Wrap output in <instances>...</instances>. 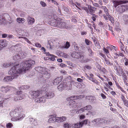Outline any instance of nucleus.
Listing matches in <instances>:
<instances>
[{
    "mask_svg": "<svg viewBox=\"0 0 128 128\" xmlns=\"http://www.w3.org/2000/svg\"><path fill=\"white\" fill-rule=\"evenodd\" d=\"M12 87L9 86H2L0 88V91L3 92H6L11 90Z\"/></svg>",
    "mask_w": 128,
    "mask_h": 128,
    "instance_id": "obj_13",
    "label": "nucleus"
},
{
    "mask_svg": "<svg viewBox=\"0 0 128 128\" xmlns=\"http://www.w3.org/2000/svg\"><path fill=\"white\" fill-rule=\"evenodd\" d=\"M13 126V125L11 123H8L6 124V127L7 128H10Z\"/></svg>",
    "mask_w": 128,
    "mask_h": 128,
    "instance_id": "obj_42",
    "label": "nucleus"
},
{
    "mask_svg": "<svg viewBox=\"0 0 128 128\" xmlns=\"http://www.w3.org/2000/svg\"><path fill=\"white\" fill-rule=\"evenodd\" d=\"M85 98L86 100H88L91 103H94V100H96V98L94 96H86Z\"/></svg>",
    "mask_w": 128,
    "mask_h": 128,
    "instance_id": "obj_16",
    "label": "nucleus"
},
{
    "mask_svg": "<svg viewBox=\"0 0 128 128\" xmlns=\"http://www.w3.org/2000/svg\"><path fill=\"white\" fill-rule=\"evenodd\" d=\"M16 20L18 22L22 24H23L25 21V20L24 18H17Z\"/></svg>",
    "mask_w": 128,
    "mask_h": 128,
    "instance_id": "obj_28",
    "label": "nucleus"
},
{
    "mask_svg": "<svg viewBox=\"0 0 128 128\" xmlns=\"http://www.w3.org/2000/svg\"><path fill=\"white\" fill-rule=\"evenodd\" d=\"M92 82L97 85H99L100 84V82L96 80L94 78V79Z\"/></svg>",
    "mask_w": 128,
    "mask_h": 128,
    "instance_id": "obj_50",
    "label": "nucleus"
},
{
    "mask_svg": "<svg viewBox=\"0 0 128 128\" xmlns=\"http://www.w3.org/2000/svg\"><path fill=\"white\" fill-rule=\"evenodd\" d=\"M68 55L66 54L65 53H63V54H62V57L65 58H66L68 57Z\"/></svg>",
    "mask_w": 128,
    "mask_h": 128,
    "instance_id": "obj_54",
    "label": "nucleus"
},
{
    "mask_svg": "<svg viewBox=\"0 0 128 128\" xmlns=\"http://www.w3.org/2000/svg\"><path fill=\"white\" fill-rule=\"evenodd\" d=\"M123 102L124 105L128 108V100L126 99Z\"/></svg>",
    "mask_w": 128,
    "mask_h": 128,
    "instance_id": "obj_46",
    "label": "nucleus"
},
{
    "mask_svg": "<svg viewBox=\"0 0 128 128\" xmlns=\"http://www.w3.org/2000/svg\"><path fill=\"white\" fill-rule=\"evenodd\" d=\"M44 95L47 98H52L54 96L53 91L51 90L46 91Z\"/></svg>",
    "mask_w": 128,
    "mask_h": 128,
    "instance_id": "obj_9",
    "label": "nucleus"
},
{
    "mask_svg": "<svg viewBox=\"0 0 128 128\" xmlns=\"http://www.w3.org/2000/svg\"><path fill=\"white\" fill-rule=\"evenodd\" d=\"M49 116L50 118L48 120V122L49 123L57 122V117H56V116L52 115H50Z\"/></svg>",
    "mask_w": 128,
    "mask_h": 128,
    "instance_id": "obj_14",
    "label": "nucleus"
},
{
    "mask_svg": "<svg viewBox=\"0 0 128 128\" xmlns=\"http://www.w3.org/2000/svg\"><path fill=\"white\" fill-rule=\"evenodd\" d=\"M10 64L8 63V64H2L3 66L5 68H7L8 66L10 65Z\"/></svg>",
    "mask_w": 128,
    "mask_h": 128,
    "instance_id": "obj_52",
    "label": "nucleus"
},
{
    "mask_svg": "<svg viewBox=\"0 0 128 128\" xmlns=\"http://www.w3.org/2000/svg\"><path fill=\"white\" fill-rule=\"evenodd\" d=\"M105 61L106 64L108 65L112 66L113 65V64L110 63V61L108 60L105 59Z\"/></svg>",
    "mask_w": 128,
    "mask_h": 128,
    "instance_id": "obj_41",
    "label": "nucleus"
},
{
    "mask_svg": "<svg viewBox=\"0 0 128 128\" xmlns=\"http://www.w3.org/2000/svg\"><path fill=\"white\" fill-rule=\"evenodd\" d=\"M58 27L61 28L68 29L70 28L69 26L67 25L64 22H58Z\"/></svg>",
    "mask_w": 128,
    "mask_h": 128,
    "instance_id": "obj_11",
    "label": "nucleus"
},
{
    "mask_svg": "<svg viewBox=\"0 0 128 128\" xmlns=\"http://www.w3.org/2000/svg\"><path fill=\"white\" fill-rule=\"evenodd\" d=\"M58 22H57L55 20H52L50 22V24L51 26L58 27Z\"/></svg>",
    "mask_w": 128,
    "mask_h": 128,
    "instance_id": "obj_26",
    "label": "nucleus"
},
{
    "mask_svg": "<svg viewBox=\"0 0 128 128\" xmlns=\"http://www.w3.org/2000/svg\"><path fill=\"white\" fill-rule=\"evenodd\" d=\"M88 52L89 53H90L89 56H92L93 54V53H94L92 51V50L90 48H88Z\"/></svg>",
    "mask_w": 128,
    "mask_h": 128,
    "instance_id": "obj_43",
    "label": "nucleus"
},
{
    "mask_svg": "<svg viewBox=\"0 0 128 128\" xmlns=\"http://www.w3.org/2000/svg\"><path fill=\"white\" fill-rule=\"evenodd\" d=\"M102 120V118H97L93 120L92 122L95 124H97L103 123Z\"/></svg>",
    "mask_w": 128,
    "mask_h": 128,
    "instance_id": "obj_22",
    "label": "nucleus"
},
{
    "mask_svg": "<svg viewBox=\"0 0 128 128\" xmlns=\"http://www.w3.org/2000/svg\"><path fill=\"white\" fill-rule=\"evenodd\" d=\"M72 86L71 84H70L69 85V88H68V86H67L66 84H62V83L60 84L58 86V88L59 90L62 91L63 90H68L70 89Z\"/></svg>",
    "mask_w": 128,
    "mask_h": 128,
    "instance_id": "obj_5",
    "label": "nucleus"
},
{
    "mask_svg": "<svg viewBox=\"0 0 128 128\" xmlns=\"http://www.w3.org/2000/svg\"><path fill=\"white\" fill-rule=\"evenodd\" d=\"M123 77V80L124 82L126 81L127 80L128 77L125 74H124L122 76Z\"/></svg>",
    "mask_w": 128,
    "mask_h": 128,
    "instance_id": "obj_40",
    "label": "nucleus"
},
{
    "mask_svg": "<svg viewBox=\"0 0 128 128\" xmlns=\"http://www.w3.org/2000/svg\"><path fill=\"white\" fill-rule=\"evenodd\" d=\"M85 96L84 95H81L79 96H76V100L84 98Z\"/></svg>",
    "mask_w": 128,
    "mask_h": 128,
    "instance_id": "obj_38",
    "label": "nucleus"
},
{
    "mask_svg": "<svg viewBox=\"0 0 128 128\" xmlns=\"http://www.w3.org/2000/svg\"><path fill=\"white\" fill-rule=\"evenodd\" d=\"M121 98L122 100L123 101L124 100H126V99L125 97L123 94H121Z\"/></svg>",
    "mask_w": 128,
    "mask_h": 128,
    "instance_id": "obj_61",
    "label": "nucleus"
},
{
    "mask_svg": "<svg viewBox=\"0 0 128 128\" xmlns=\"http://www.w3.org/2000/svg\"><path fill=\"white\" fill-rule=\"evenodd\" d=\"M24 38L25 40H26L29 44H32V43L30 42V41L26 38V37H24Z\"/></svg>",
    "mask_w": 128,
    "mask_h": 128,
    "instance_id": "obj_60",
    "label": "nucleus"
},
{
    "mask_svg": "<svg viewBox=\"0 0 128 128\" xmlns=\"http://www.w3.org/2000/svg\"><path fill=\"white\" fill-rule=\"evenodd\" d=\"M35 68L37 71L39 72L40 74H42L44 75L42 76L46 78L47 79H48L50 77V73L46 70L44 68L41 67H36Z\"/></svg>",
    "mask_w": 128,
    "mask_h": 128,
    "instance_id": "obj_4",
    "label": "nucleus"
},
{
    "mask_svg": "<svg viewBox=\"0 0 128 128\" xmlns=\"http://www.w3.org/2000/svg\"><path fill=\"white\" fill-rule=\"evenodd\" d=\"M104 51L106 54H108L109 53L108 50L105 48H104L103 49Z\"/></svg>",
    "mask_w": 128,
    "mask_h": 128,
    "instance_id": "obj_62",
    "label": "nucleus"
},
{
    "mask_svg": "<svg viewBox=\"0 0 128 128\" xmlns=\"http://www.w3.org/2000/svg\"><path fill=\"white\" fill-rule=\"evenodd\" d=\"M35 46L37 47L40 48L41 46V45L38 42H36L35 44Z\"/></svg>",
    "mask_w": 128,
    "mask_h": 128,
    "instance_id": "obj_56",
    "label": "nucleus"
},
{
    "mask_svg": "<svg viewBox=\"0 0 128 128\" xmlns=\"http://www.w3.org/2000/svg\"><path fill=\"white\" fill-rule=\"evenodd\" d=\"M101 96L103 99H104L106 98V96L104 94L102 93L101 94Z\"/></svg>",
    "mask_w": 128,
    "mask_h": 128,
    "instance_id": "obj_58",
    "label": "nucleus"
},
{
    "mask_svg": "<svg viewBox=\"0 0 128 128\" xmlns=\"http://www.w3.org/2000/svg\"><path fill=\"white\" fill-rule=\"evenodd\" d=\"M27 21L29 25H32L34 22V18L28 16L27 18Z\"/></svg>",
    "mask_w": 128,
    "mask_h": 128,
    "instance_id": "obj_19",
    "label": "nucleus"
},
{
    "mask_svg": "<svg viewBox=\"0 0 128 128\" xmlns=\"http://www.w3.org/2000/svg\"><path fill=\"white\" fill-rule=\"evenodd\" d=\"M91 15L93 16L91 17V19L93 21H95L96 20V18L97 17V15L93 13H92Z\"/></svg>",
    "mask_w": 128,
    "mask_h": 128,
    "instance_id": "obj_37",
    "label": "nucleus"
},
{
    "mask_svg": "<svg viewBox=\"0 0 128 128\" xmlns=\"http://www.w3.org/2000/svg\"><path fill=\"white\" fill-rule=\"evenodd\" d=\"M46 98L44 94L40 97L35 100V101L38 103H44L46 102Z\"/></svg>",
    "mask_w": 128,
    "mask_h": 128,
    "instance_id": "obj_12",
    "label": "nucleus"
},
{
    "mask_svg": "<svg viewBox=\"0 0 128 128\" xmlns=\"http://www.w3.org/2000/svg\"><path fill=\"white\" fill-rule=\"evenodd\" d=\"M75 100H76V96H71L67 98H66V100H67L70 101Z\"/></svg>",
    "mask_w": 128,
    "mask_h": 128,
    "instance_id": "obj_33",
    "label": "nucleus"
},
{
    "mask_svg": "<svg viewBox=\"0 0 128 128\" xmlns=\"http://www.w3.org/2000/svg\"><path fill=\"white\" fill-rule=\"evenodd\" d=\"M115 82L116 87L118 89H120L121 91L125 94H126V92L124 90L123 88L120 86L119 83L115 81Z\"/></svg>",
    "mask_w": 128,
    "mask_h": 128,
    "instance_id": "obj_24",
    "label": "nucleus"
},
{
    "mask_svg": "<svg viewBox=\"0 0 128 128\" xmlns=\"http://www.w3.org/2000/svg\"><path fill=\"white\" fill-rule=\"evenodd\" d=\"M88 120H85L81 122H80L79 123H77L73 125V126L72 128H79L82 127L83 126V125L87 124L88 123Z\"/></svg>",
    "mask_w": 128,
    "mask_h": 128,
    "instance_id": "obj_7",
    "label": "nucleus"
},
{
    "mask_svg": "<svg viewBox=\"0 0 128 128\" xmlns=\"http://www.w3.org/2000/svg\"><path fill=\"white\" fill-rule=\"evenodd\" d=\"M84 111V110L83 108L80 109L79 110L77 111L76 112V113L77 114L81 113Z\"/></svg>",
    "mask_w": 128,
    "mask_h": 128,
    "instance_id": "obj_44",
    "label": "nucleus"
},
{
    "mask_svg": "<svg viewBox=\"0 0 128 128\" xmlns=\"http://www.w3.org/2000/svg\"><path fill=\"white\" fill-rule=\"evenodd\" d=\"M7 45V44L6 40H0V50L2 48Z\"/></svg>",
    "mask_w": 128,
    "mask_h": 128,
    "instance_id": "obj_20",
    "label": "nucleus"
},
{
    "mask_svg": "<svg viewBox=\"0 0 128 128\" xmlns=\"http://www.w3.org/2000/svg\"><path fill=\"white\" fill-rule=\"evenodd\" d=\"M30 86H29L27 85H24L22 86L19 88V90H26L29 88Z\"/></svg>",
    "mask_w": 128,
    "mask_h": 128,
    "instance_id": "obj_31",
    "label": "nucleus"
},
{
    "mask_svg": "<svg viewBox=\"0 0 128 128\" xmlns=\"http://www.w3.org/2000/svg\"><path fill=\"white\" fill-rule=\"evenodd\" d=\"M100 8H101L106 13V14L103 15V17L106 20H108L109 19L112 23H114V18L109 14V13L108 12V10L106 7L105 6H102Z\"/></svg>",
    "mask_w": 128,
    "mask_h": 128,
    "instance_id": "obj_3",
    "label": "nucleus"
},
{
    "mask_svg": "<svg viewBox=\"0 0 128 128\" xmlns=\"http://www.w3.org/2000/svg\"><path fill=\"white\" fill-rule=\"evenodd\" d=\"M40 4L43 7H45L46 5V4L44 2L41 1L40 2Z\"/></svg>",
    "mask_w": 128,
    "mask_h": 128,
    "instance_id": "obj_48",
    "label": "nucleus"
},
{
    "mask_svg": "<svg viewBox=\"0 0 128 128\" xmlns=\"http://www.w3.org/2000/svg\"><path fill=\"white\" fill-rule=\"evenodd\" d=\"M113 3H114V6L116 8L119 5L126 3L127 1H126L114 0L113 1Z\"/></svg>",
    "mask_w": 128,
    "mask_h": 128,
    "instance_id": "obj_17",
    "label": "nucleus"
},
{
    "mask_svg": "<svg viewBox=\"0 0 128 128\" xmlns=\"http://www.w3.org/2000/svg\"><path fill=\"white\" fill-rule=\"evenodd\" d=\"M69 3L70 4L73 6H74L75 5V4L74 3L72 0H70Z\"/></svg>",
    "mask_w": 128,
    "mask_h": 128,
    "instance_id": "obj_59",
    "label": "nucleus"
},
{
    "mask_svg": "<svg viewBox=\"0 0 128 128\" xmlns=\"http://www.w3.org/2000/svg\"><path fill=\"white\" fill-rule=\"evenodd\" d=\"M81 8L83 10H85L87 13H88L89 12L88 9L87 7L85 6H82Z\"/></svg>",
    "mask_w": 128,
    "mask_h": 128,
    "instance_id": "obj_45",
    "label": "nucleus"
},
{
    "mask_svg": "<svg viewBox=\"0 0 128 128\" xmlns=\"http://www.w3.org/2000/svg\"><path fill=\"white\" fill-rule=\"evenodd\" d=\"M35 61L32 60H27L23 62L21 64L22 66H19V64L13 66L8 72V74L12 76H8L4 77V80L6 82H10L14 78H16L20 74L23 72H25L26 70H29L31 68L32 66L34 64Z\"/></svg>",
    "mask_w": 128,
    "mask_h": 128,
    "instance_id": "obj_1",
    "label": "nucleus"
},
{
    "mask_svg": "<svg viewBox=\"0 0 128 128\" xmlns=\"http://www.w3.org/2000/svg\"><path fill=\"white\" fill-rule=\"evenodd\" d=\"M30 94L32 98L35 99L38 97L40 95V91L39 90L36 91H31Z\"/></svg>",
    "mask_w": 128,
    "mask_h": 128,
    "instance_id": "obj_8",
    "label": "nucleus"
},
{
    "mask_svg": "<svg viewBox=\"0 0 128 128\" xmlns=\"http://www.w3.org/2000/svg\"><path fill=\"white\" fill-rule=\"evenodd\" d=\"M70 46V42L67 41L66 42L64 46H62L61 48H65L66 49H68L69 48Z\"/></svg>",
    "mask_w": 128,
    "mask_h": 128,
    "instance_id": "obj_30",
    "label": "nucleus"
},
{
    "mask_svg": "<svg viewBox=\"0 0 128 128\" xmlns=\"http://www.w3.org/2000/svg\"><path fill=\"white\" fill-rule=\"evenodd\" d=\"M48 53L49 54L50 56H51L50 58V60L52 61H54V60H55V57L56 56L52 54H50L49 53Z\"/></svg>",
    "mask_w": 128,
    "mask_h": 128,
    "instance_id": "obj_39",
    "label": "nucleus"
},
{
    "mask_svg": "<svg viewBox=\"0 0 128 128\" xmlns=\"http://www.w3.org/2000/svg\"><path fill=\"white\" fill-rule=\"evenodd\" d=\"M118 55H119V56H121L123 57L124 56V55L122 53L120 52H119Z\"/></svg>",
    "mask_w": 128,
    "mask_h": 128,
    "instance_id": "obj_63",
    "label": "nucleus"
},
{
    "mask_svg": "<svg viewBox=\"0 0 128 128\" xmlns=\"http://www.w3.org/2000/svg\"><path fill=\"white\" fill-rule=\"evenodd\" d=\"M120 49L122 51H123L124 52H125V51L124 50V44H121V45L120 46Z\"/></svg>",
    "mask_w": 128,
    "mask_h": 128,
    "instance_id": "obj_51",
    "label": "nucleus"
},
{
    "mask_svg": "<svg viewBox=\"0 0 128 128\" xmlns=\"http://www.w3.org/2000/svg\"><path fill=\"white\" fill-rule=\"evenodd\" d=\"M118 11L120 13H122L125 11V7L123 5L118 6L117 8Z\"/></svg>",
    "mask_w": 128,
    "mask_h": 128,
    "instance_id": "obj_25",
    "label": "nucleus"
},
{
    "mask_svg": "<svg viewBox=\"0 0 128 128\" xmlns=\"http://www.w3.org/2000/svg\"><path fill=\"white\" fill-rule=\"evenodd\" d=\"M13 58L14 60H16L20 59L21 57L20 55L18 54L14 56L13 57Z\"/></svg>",
    "mask_w": 128,
    "mask_h": 128,
    "instance_id": "obj_34",
    "label": "nucleus"
},
{
    "mask_svg": "<svg viewBox=\"0 0 128 128\" xmlns=\"http://www.w3.org/2000/svg\"><path fill=\"white\" fill-rule=\"evenodd\" d=\"M66 118L65 116L61 117H57V122L60 123L65 121L66 120Z\"/></svg>",
    "mask_w": 128,
    "mask_h": 128,
    "instance_id": "obj_23",
    "label": "nucleus"
},
{
    "mask_svg": "<svg viewBox=\"0 0 128 128\" xmlns=\"http://www.w3.org/2000/svg\"><path fill=\"white\" fill-rule=\"evenodd\" d=\"M72 56L73 58H81L83 57V56L79 52H74L72 54Z\"/></svg>",
    "mask_w": 128,
    "mask_h": 128,
    "instance_id": "obj_15",
    "label": "nucleus"
},
{
    "mask_svg": "<svg viewBox=\"0 0 128 128\" xmlns=\"http://www.w3.org/2000/svg\"><path fill=\"white\" fill-rule=\"evenodd\" d=\"M1 17H2V16L0 15V24H2L4 20V19L2 18H1Z\"/></svg>",
    "mask_w": 128,
    "mask_h": 128,
    "instance_id": "obj_57",
    "label": "nucleus"
},
{
    "mask_svg": "<svg viewBox=\"0 0 128 128\" xmlns=\"http://www.w3.org/2000/svg\"><path fill=\"white\" fill-rule=\"evenodd\" d=\"M31 123L32 124V125H34V126H36L38 124V123L37 122V120H35L33 122H32V123Z\"/></svg>",
    "mask_w": 128,
    "mask_h": 128,
    "instance_id": "obj_53",
    "label": "nucleus"
},
{
    "mask_svg": "<svg viewBox=\"0 0 128 128\" xmlns=\"http://www.w3.org/2000/svg\"><path fill=\"white\" fill-rule=\"evenodd\" d=\"M110 110L112 112H113L115 113L116 112V110L113 108L110 107Z\"/></svg>",
    "mask_w": 128,
    "mask_h": 128,
    "instance_id": "obj_49",
    "label": "nucleus"
},
{
    "mask_svg": "<svg viewBox=\"0 0 128 128\" xmlns=\"http://www.w3.org/2000/svg\"><path fill=\"white\" fill-rule=\"evenodd\" d=\"M24 94H21L19 97V100H22L24 98Z\"/></svg>",
    "mask_w": 128,
    "mask_h": 128,
    "instance_id": "obj_55",
    "label": "nucleus"
},
{
    "mask_svg": "<svg viewBox=\"0 0 128 128\" xmlns=\"http://www.w3.org/2000/svg\"><path fill=\"white\" fill-rule=\"evenodd\" d=\"M88 11L91 13H94L97 10V8L94 6H92L91 5H88Z\"/></svg>",
    "mask_w": 128,
    "mask_h": 128,
    "instance_id": "obj_18",
    "label": "nucleus"
},
{
    "mask_svg": "<svg viewBox=\"0 0 128 128\" xmlns=\"http://www.w3.org/2000/svg\"><path fill=\"white\" fill-rule=\"evenodd\" d=\"M118 68H119L118 70H117L116 72L118 76H121L123 75L124 74H125L124 72L123 69L122 67L119 66Z\"/></svg>",
    "mask_w": 128,
    "mask_h": 128,
    "instance_id": "obj_21",
    "label": "nucleus"
},
{
    "mask_svg": "<svg viewBox=\"0 0 128 128\" xmlns=\"http://www.w3.org/2000/svg\"><path fill=\"white\" fill-rule=\"evenodd\" d=\"M123 61L124 63L125 66H127L128 65V59L126 57H124L123 59Z\"/></svg>",
    "mask_w": 128,
    "mask_h": 128,
    "instance_id": "obj_36",
    "label": "nucleus"
},
{
    "mask_svg": "<svg viewBox=\"0 0 128 128\" xmlns=\"http://www.w3.org/2000/svg\"><path fill=\"white\" fill-rule=\"evenodd\" d=\"M76 124H69L68 123H66L64 124L63 126L64 128H73L72 127L74 126L73 125Z\"/></svg>",
    "mask_w": 128,
    "mask_h": 128,
    "instance_id": "obj_27",
    "label": "nucleus"
},
{
    "mask_svg": "<svg viewBox=\"0 0 128 128\" xmlns=\"http://www.w3.org/2000/svg\"><path fill=\"white\" fill-rule=\"evenodd\" d=\"M83 108L84 111L86 110H91L92 108V106L91 105H88Z\"/></svg>",
    "mask_w": 128,
    "mask_h": 128,
    "instance_id": "obj_35",
    "label": "nucleus"
},
{
    "mask_svg": "<svg viewBox=\"0 0 128 128\" xmlns=\"http://www.w3.org/2000/svg\"><path fill=\"white\" fill-rule=\"evenodd\" d=\"M62 80V78L61 77H57L55 78L53 81L50 82V84L52 86L54 85H57L61 82Z\"/></svg>",
    "mask_w": 128,
    "mask_h": 128,
    "instance_id": "obj_6",
    "label": "nucleus"
},
{
    "mask_svg": "<svg viewBox=\"0 0 128 128\" xmlns=\"http://www.w3.org/2000/svg\"><path fill=\"white\" fill-rule=\"evenodd\" d=\"M24 109L21 106H18L13 110L10 113V116L12 118V121H17L21 120L25 116Z\"/></svg>",
    "mask_w": 128,
    "mask_h": 128,
    "instance_id": "obj_2",
    "label": "nucleus"
},
{
    "mask_svg": "<svg viewBox=\"0 0 128 128\" xmlns=\"http://www.w3.org/2000/svg\"><path fill=\"white\" fill-rule=\"evenodd\" d=\"M115 29V30L116 31H119L120 30H121L120 29L119 27L117 26H116Z\"/></svg>",
    "mask_w": 128,
    "mask_h": 128,
    "instance_id": "obj_64",
    "label": "nucleus"
},
{
    "mask_svg": "<svg viewBox=\"0 0 128 128\" xmlns=\"http://www.w3.org/2000/svg\"><path fill=\"white\" fill-rule=\"evenodd\" d=\"M85 42L86 44L88 45H89L90 43H91L90 41L87 39H86L85 40Z\"/></svg>",
    "mask_w": 128,
    "mask_h": 128,
    "instance_id": "obj_47",
    "label": "nucleus"
},
{
    "mask_svg": "<svg viewBox=\"0 0 128 128\" xmlns=\"http://www.w3.org/2000/svg\"><path fill=\"white\" fill-rule=\"evenodd\" d=\"M54 46V43L52 41L48 42L47 44V47L49 49H52Z\"/></svg>",
    "mask_w": 128,
    "mask_h": 128,
    "instance_id": "obj_29",
    "label": "nucleus"
},
{
    "mask_svg": "<svg viewBox=\"0 0 128 128\" xmlns=\"http://www.w3.org/2000/svg\"><path fill=\"white\" fill-rule=\"evenodd\" d=\"M103 119V123H106L107 124H109L111 122V121H109L108 119L106 118H104Z\"/></svg>",
    "mask_w": 128,
    "mask_h": 128,
    "instance_id": "obj_32",
    "label": "nucleus"
},
{
    "mask_svg": "<svg viewBox=\"0 0 128 128\" xmlns=\"http://www.w3.org/2000/svg\"><path fill=\"white\" fill-rule=\"evenodd\" d=\"M69 105L70 108L74 109V110H76L78 108V103L74 100L70 101L69 103Z\"/></svg>",
    "mask_w": 128,
    "mask_h": 128,
    "instance_id": "obj_10",
    "label": "nucleus"
}]
</instances>
